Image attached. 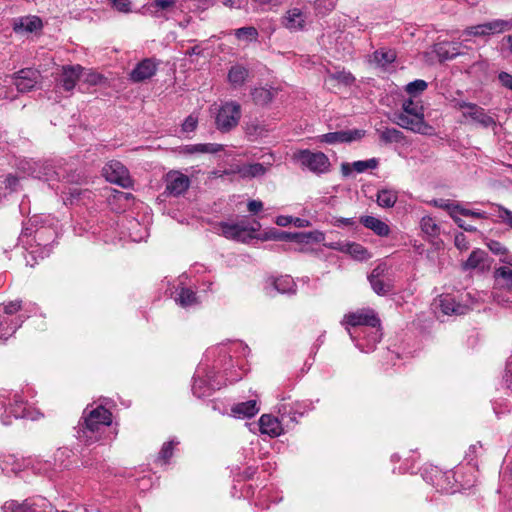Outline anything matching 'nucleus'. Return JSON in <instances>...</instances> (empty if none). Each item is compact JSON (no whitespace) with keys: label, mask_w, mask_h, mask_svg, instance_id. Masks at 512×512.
Returning <instances> with one entry per match:
<instances>
[{"label":"nucleus","mask_w":512,"mask_h":512,"mask_svg":"<svg viewBox=\"0 0 512 512\" xmlns=\"http://www.w3.org/2000/svg\"><path fill=\"white\" fill-rule=\"evenodd\" d=\"M456 473L452 471H442L437 466H426L422 471V478L428 484L434 486L440 492L453 493L455 492L452 479L455 478Z\"/></svg>","instance_id":"obj_5"},{"label":"nucleus","mask_w":512,"mask_h":512,"mask_svg":"<svg viewBox=\"0 0 512 512\" xmlns=\"http://www.w3.org/2000/svg\"><path fill=\"white\" fill-rule=\"evenodd\" d=\"M373 56H374V61L379 66H382V67L392 63L396 58V54L392 50H377L374 52Z\"/></svg>","instance_id":"obj_39"},{"label":"nucleus","mask_w":512,"mask_h":512,"mask_svg":"<svg viewBox=\"0 0 512 512\" xmlns=\"http://www.w3.org/2000/svg\"><path fill=\"white\" fill-rule=\"evenodd\" d=\"M512 29V20L496 19L483 24L470 26L463 31V35L484 37L499 34Z\"/></svg>","instance_id":"obj_7"},{"label":"nucleus","mask_w":512,"mask_h":512,"mask_svg":"<svg viewBox=\"0 0 512 512\" xmlns=\"http://www.w3.org/2000/svg\"><path fill=\"white\" fill-rule=\"evenodd\" d=\"M178 444L177 441H174V440H171V441H168V442H165L163 445H162V448L158 454V457H157V461L162 463V464H166L168 463L169 459L172 457L173 455V449L174 447Z\"/></svg>","instance_id":"obj_42"},{"label":"nucleus","mask_w":512,"mask_h":512,"mask_svg":"<svg viewBox=\"0 0 512 512\" xmlns=\"http://www.w3.org/2000/svg\"><path fill=\"white\" fill-rule=\"evenodd\" d=\"M165 191L172 196H180L186 192L190 186V179L187 175L177 170L169 171L165 176Z\"/></svg>","instance_id":"obj_9"},{"label":"nucleus","mask_w":512,"mask_h":512,"mask_svg":"<svg viewBox=\"0 0 512 512\" xmlns=\"http://www.w3.org/2000/svg\"><path fill=\"white\" fill-rule=\"evenodd\" d=\"M109 1L120 12L127 13L130 11V1L129 0H109Z\"/></svg>","instance_id":"obj_56"},{"label":"nucleus","mask_w":512,"mask_h":512,"mask_svg":"<svg viewBox=\"0 0 512 512\" xmlns=\"http://www.w3.org/2000/svg\"><path fill=\"white\" fill-rule=\"evenodd\" d=\"M159 63L153 58H145L140 61L130 72V80L134 83H140L152 78L158 69Z\"/></svg>","instance_id":"obj_12"},{"label":"nucleus","mask_w":512,"mask_h":512,"mask_svg":"<svg viewBox=\"0 0 512 512\" xmlns=\"http://www.w3.org/2000/svg\"><path fill=\"white\" fill-rule=\"evenodd\" d=\"M174 4L175 0H154V6L161 10L172 7Z\"/></svg>","instance_id":"obj_61"},{"label":"nucleus","mask_w":512,"mask_h":512,"mask_svg":"<svg viewBox=\"0 0 512 512\" xmlns=\"http://www.w3.org/2000/svg\"><path fill=\"white\" fill-rule=\"evenodd\" d=\"M263 8L271 9L272 7L278 6L282 3V0H254Z\"/></svg>","instance_id":"obj_60"},{"label":"nucleus","mask_w":512,"mask_h":512,"mask_svg":"<svg viewBox=\"0 0 512 512\" xmlns=\"http://www.w3.org/2000/svg\"><path fill=\"white\" fill-rule=\"evenodd\" d=\"M355 224V221L353 218H337L334 222L335 226H353Z\"/></svg>","instance_id":"obj_64"},{"label":"nucleus","mask_w":512,"mask_h":512,"mask_svg":"<svg viewBox=\"0 0 512 512\" xmlns=\"http://www.w3.org/2000/svg\"><path fill=\"white\" fill-rule=\"evenodd\" d=\"M235 36L239 40H245V41H255L258 37V32L256 28L250 26V27H242L235 31Z\"/></svg>","instance_id":"obj_44"},{"label":"nucleus","mask_w":512,"mask_h":512,"mask_svg":"<svg viewBox=\"0 0 512 512\" xmlns=\"http://www.w3.org/2000/svg\"><path fill=\"white\" fill-rule=\"evenodd\" d=\"M279 239H288L298 243H309L310 241L322 242L325 239V235L321 231H311L304 233L283 232L280 234Z\"/></svg>","instance_id":"obj_26"},{"label":"nucleus","mask_w":512,"mask_h":512,"mask_svg":"<svg viewBox=\"0 0 512 512\" xmlns=\"http://www.w3.org/2000/svg\"><path fill=\"white\" fill-rule=\"evenodd\" d=\"M335 8L334 0H316L315 9L318 13L326 14Z\"/></svg>","instance_id":"obj_49"},{"label":"nucleus","mask_w":512,"mask_h":512,"mask_svg":"<svg viewBox=\"0 0 512 512\" xmlns=\"http://www.w3.org/2000/svg\"><path fill=\"white\" fill-rule=\"evenodd\" d=\"M457 215L459 217L461 215V216L472 217V218H477V219H484V218H486V215H485L484 212L466 209V208L460 206L459 204H458V209H457Z\"/></svg>","instance_id":"obj_50"},{"label":"nucleus","mask_w":512,"mask_h":512,"mask_svg":"<svg viewBox=\"0 0 512 512\" xmlns=\"http://www.w3.org/2000/svg\"><path fill=\"white\" fill-rule=\"evenodd\" d=\"M224 150V145L217 143H200L185 145L181 148L180 153L186 155L192 154H216Z\"/></svg>","instance_id":"obj_22"},{"label":"nucleus","mask_w":512,"mask_h":512,"mask_svg":"<svg viewBox=\"0 0 512 512\" xmlns=\"http://www.w3.org/2000/svg\"><path fill=\"white\" fill-rule=\"evenodd\" d=\"M32 174L35 178L42 179L46 182L55 181L59 176L55 165L51 161L35 163V168L33 169Z\"/></svg>","instance_id":"obj_23"},{"label":"nucleus","mask_w":512,"mask_h":512,"mask_svg":"<svg viewBox=\"0 0 512 512\" xmlns=\"http://www.w3.org/2000/svg\"><path fill=\"white\" fill-rule=\"evenodd\" d=\"M369 282L373 291L381 296L387 295L393 289L392 284L390 282H384L383 279L369 280Z\"/></svg>","instance_id":"obj_43"},{"label":"nucleus","mask_w":512,"mask_h":512,"mask_svg":"<svg viewBox=\"0 0 512 512\" xmlns=\"http://www.w3.org/2000/svg\"><path fill=\"white\" fill-rule=\"evenodd\" d=\"M379 162L376 158H371L368 160H359L353 162L351 165L349 163H343L341 165V170L343 175L348 176L351 173V170H355L357 173H363L368 169L377 168Z\"/></svg>","instance_id":"obj_28"},{"label":"nucleus","mask_w":512,"mask_h":512,"mask_svg":"<svg viewBox=\"0 0 512 512\" xmlns=\"http://www.w3.org/2000/svg\"><path fill=\"white\" fill-rule=\"evenodd\" d=\"M112 423V413L104 406L99 405L93 407L87 406L82 414L79 423V439L86 445L95 443L101 439V435L105 428Z\"/></svg>","instance_id":"obj_2"},{"label":"nucleus","mask_w":512,"mask_h":512,"mask_svg":"<svg viewBox=\"0 0 512 512\" xmlns=\"http://www.w3.org/2000/svg\"><path fill=\"white\" fill-rule=\"evenodd\" d=\"M421 229L428 236L435 237L440 232V227L431 217H423L421 220Z\"/></svg>","instance_id":"obj_40"},{"label":"nucleus","mask_w":512,"mask_h":512,"mask_svg":"<svg viewBox=\"0 0 512 512\" xmlns=\"http://www.w3.org/2000/svg\"><path fill=\"white\" fill-rule=\"evenodd\" d=\"M198 116L194 113L187 116L184 122L181 125V130L183 133H191L194 132L198 126Z\"/></svg>","instance_id":"obj_46"},{"label":"nucleus","mask_w":512,"mask_h":512,"mask_svg":"<svg viewBox=\"0 0 512 512\" xmlns=\"http://www.w3.org/2000/svg\"><path fill=\"white\" fill-rule=\"evenodd\" d=\"M259 426L261 433L271 437H277L282 433L281 423L278 418L269 414H263L260 417Z\"/></svg>","instance_id":"obj_24"},{"label":"nucleus","mask_w":512,"mask_h":512,"mask_svg":"<svg viewBox=\"0 0 512 512\" xmlns=\"http://www.w3.org/2000/svg\"><path fill=\"white\" fill-rule=\"evenodd\" d=\"M43 23L41 18L34 15L18 17L13 20V30L16 33H32L41 30Z\"/></svg>","instance_id":"obj_16"},{"label":"nucleus","mask_w":512,"mask_h":512,"mask_svg":"<svg viewBox=\"0 0 512 512\" xmlns=\"http://www.w3.org/2000/svg\"><path fill=\"white\" fill-rule=\"evenodd\" d=\"M505 382L507 387L512 390V360L506 366Z\"/></svg>","instance_id":"obj_62"},{"label":"nucleus","mask_w":512,"mask_h":512,"mask_svg":"<svg viewBox=\"0 0 512 512\" xmlns=\"http://www.w3.org/2000/svg\"><path fill=\"white\" fill-rule=\"evenodd\" d=\"M453 220L455 221V223L462 229H464L465 231H469V232H474L476 231V227L472 226V225H468L465 223V221L460 218L457 214H456V217L453 218Z\"/></svg>","instance_id":"obj_59"},{"label":"nucleus","mask_w":512,"mask_h":512,"mask_svg":"<svg viewBox=\"0 0 512 512\" xmlns=\"http://www.w3.org/2000/svg\"><path fill=\"white\" fill-rule=\"evenodd\" d=\"M219 231L221 235L228 239L247 242L254 238L257 229L249 227L243 221L239 223L222 222L219 224Z\"/></svg>","instance_id":"obj_8"},{"label":"nucleus","mask_w":512,"mask_h":512,"mask_svg":"<svg viewBox=\"0 0 512 512\" xmlns=\"http://www.w3.org/2000/svg\"><path fill=\"white\" fill-rule=\"evenodd\" d=\"M241 106L236 101H226L217 110L215 126L221 132L234 129L241 118Z\"/></svg>","instance_id":"obj_3"},{"label":"nucleus","mask_w":512,"mask_h":512,"mask_svg":"<svg viewBox=\"0 0 512 512\" xmlns=\"http://www.w3.org/2000/svg\"><path fill=\"white\" fill-rule=\"evenodd\" d=\"M293 221V217L291 216H278L275 220V223L278 226L285 227L291 224Z\"/></svg>","instance_id":"obj_63"},{"label":"nucleus","mask_w":512,"mask_h":512,"mask_svg":"<svg viewBox=\"0 0 512 512\" xmlns=\"http://www.w3.org/2000/svg\"><path fill=\"white\" fill-rule=\"evenodd\" d=\"M401 132L395 128H387L381 132V139L385 142H398L401 138Z\"/></svg>","instance_id":"obj_48"},{"label":"nucleus","mask_w":512,"mask_h":512,"mask_svg":"<svg viewBox=\"0 0 512 512\" xmlns=\"http://www.w3.org/2000/svg\"><path fill=\"white\" fill-rule=\"evenodd\" d=\"M498 79L502 86L509 90H512V75H510L507 72H501L498 75Z\"/></svg>","instance_id":"obj_57"},{"label":"nucleus","mask_w":512,"mask_h":512,"mask_svg":"<svg viewBox=\"0 0 512 512\" xmlns=\"http://www.w3.org/2000/svg\"><path fill=\"white\" fill-rule=\"evenodd\" d=\"M7 413L11 414L15 419L29 417V413L26 408V403L19 393H15L13 395V403L9 404V408H7L5 410V414L1 416V422L4 425L11 424V421L9 420V416L7 415Z\"/></svg>","instance_id":"obj_15"},{"label":"nucleus","mask_w":512,"mask_h":512,"mask_svg":"<svg viewBox=\"0 0 512 512\" xmlns=\"http://www.w3.org/2000/svg\"><path fill=\"white\" fill-rule=\"evenodd\" d=\"M3 512H37L33 505L25 503H18L16 501H8L2 507Z\"/></svg>","instance_id":"obj_38"},{"label":"nucleus","mask_w":512,"mask_h":512,"mask_svg":"<svg viewBox=\"0 0 512 512\" xmlns=\"http://www.w3.org/2000/svg\"><path fill=\"white\" fill-rule=\"evenodd\" d=\"M4 185L5 189L10 192L15 190L18 185V178L13 175H7L5 177L0 178V185Z\"/></svg>","instance_id":"obj_54"},{"label":"nucleus","mask_w":512,"mask_h":512,"mask_svg":"<svg viewBox=\"0 0 512 512\" xmlns=\"http://www.w3.org/2000/svg\"><path fill=\"white\" fill-rule=\"evenodd\" d=\"M275 289L280 293H294L296 285L293 279L286 275L281 276L273 282Z\"/></svg>","instance_id":"obj_37"},{"label":"nucleus","mask_w":512,"mask_h":512,"mask_svg":"<svg viewBox=\"0 0 512 512\" xmlns=\"http://www.w3.org/2000/svg\"><path fill=\"white\" fill-rule=\"evenodd\" d=\"M231 412L238 418H251L259 412L256 400H249L234 405Z\"/></svg>","instance_id":"obj_31"},{"label":"nucleus","mask_w":512,"mask_h":512,"mask_svg":"<svg viewBox=\"0 0 512 512\" xmlns=\"http://www.w3.org/2000/svg\"><path fill=\"white\" fill-rule=\"evenodd\" d=\"M392 120L398 126L414 131L416 125V106L413 100L405 101L402 105V111L394 113Z\"/></svg>","instance_id":"obj_11"},{"label":"nucleus","mask_w":512,"mask_h":512,"mask_svg":"<svg viewBox=\"0 0 512 512\" xmlns=\"http://www.w3.org/2000/svg\"><path fill=\"white\" fill-rule=\"evenodd\" d=\"M247 209L250 213L257 214L263 209V203L260 200H250Z\"/></svg>","instance_id":"obj_58"},{"label":"nucleus","mask_w":512,"mask_h":512,"mask_svg":"<svg viewBox=\"0 0 512 512\" xmlns=\"http://www.w3.org/2000/svg\"><path fill=\"white\" fill-rule=\"evenodd\" d=\"M498 208V217L501 219L503 223L509 226L512 229V211L501 206L497 205Z\"/></svg>","instance_id":"obj_52"},{"label":"nucleus","mask_w":512,"mask_h":512,"mask_svg":"<svg viewBox=\"0 0 512 512\" xmlns=\"http://www.w3.org/2000/svg\"><path fill=\"white\" fill-rule=\"evenodd\" d=\"M267 167L261 163H250L237 166L235 172L244 179H251L254 177L262 176L266 173Z\"/></svg>","instance_id":"obj_30"},{"label":"nucleus","mask_w":512,"mask_h":512,"mask_svg":"<svg viewBox=\"0 0 512 512\" xmlns=\"http://www.w3.org/2000/svg\"><path fill=\"white\" fill-rule=\"evenodd\" d=\"M365 131L360 129L329 132L319 136V141L327 144L350 143L361 139Z\"/></svg>","instance_id":"obj_13"},{"label":"nucleus","mask_w":512,"mask_h":512,"mask_svg":"<svg viewBox=\"0 0 512 512\" xmlns=\"http://www.w3.org/2000/svg\"><path fill=\"white\" fill-rule=\"evenodd\" d=\"M329 79L335 80L344 86H351L355 82V77L345 70L329 73Z\"/></svg>","instance_id":"obj_41"},{"label":"nucleus","mask_w":512,"mask_h":512,"mask_svg":"<svg viewBox=\"0 0 512 512\" xmlns=\"http://www.w3.org/2000/svg\"><path fill=\"white\" fill-rule=\"evenodd\" d=\"M307 16L299 8L289 9L281 19L282 25L291 30L298 31L305 27Z\"/></svg>","instance_id":"obj_18"},{"label":"nucleus","mask_w":512,"mask_h":512,"mask_svg":"<svg viewBox=\"0 0 512 512\" xmlns=\"http://www.w3.org/2000/svg\"><path fill=\"white\" fill-rule=\"evenodd\" d=\"M276 94H277V90L272 87H270V88L259 87V88H254L251 91V97H252L253 102L259 106H266L269 103H271L272 100L274 99V97L276 96Z\"/></svg>","instance_id":"obj_32"},{"label":"nucleus","mask_w":512,"mask_h":512,"mask_svg":"<svg viewBox=\"0 0 512 512\" xmlns=\"http://www.w3.org/2000/svg\"><path fill=\"white\" fill-rule=\"evenodd\" d=\"M39 78L37 70L26 68L16 73L14 84L19 92H28L36 86Z\"/></svg>","instance_id":"obj_14"},{"label":"nucleus","mask_w":512,"mask_h":512,"mask_svg":"<svg viewBox=\"0 0 512 512\" xmlns=\"http://www.w3.org/2000/svg\"><path fill=\"white\" fill-rule=\"evenodd\" d=\"M388 272L386 263L378 264L368 276V280L382 279Z\"/></svg>","instance_id":"obj_51"},{"label":"nucleus","mask_w":512,"mask_h":512,"mask_svg":"<svg viewBox=\"0 0 512 512\" xmlns=\"http://www.w3.org/2000/svg\"><path fill=\"white\" fill-rule=\"evenodd\" d=\"M177 302L183 307L191 306L196 303V294L190 289L183 288L178 295Z\"/></svg>","instance_id":"obj_45"},{"label":"nucleus","mask_w":512,"mask_h":512,"mask_svg":"<svg viewBox=\"0 0 512 512\" xmlns=\"http://www.w3.org/2000/svg\"><path fill=\"white\" fill-rule=\"evenodd\" d=\"M495 278L499 280L503 286L507 289H512V266L509 264H505L504 266H500L496 268L494 272Z\"/></svg>","instance_id":"obj_36"},{"label":"nucleus","mask_w":512,"mask_h":512,"mask_svg":"<svg viewBox=\"0 0 512 512\" xmlns=\"http://www.w3.org/2000/svg\"><path fill=\"white\" fill-rule=\"evenodd\" d=\"M433 204L437 207L447 210L452 219L456 217L458 204L444 199L434 200Z\"/></svg>","instance_id":"obj_47"},{"label":"nucleus","mask_w":512,"mask_h":512,"mask_svg":"<svg viewBox=\"0 0 512 512\" xmlns=\"http://www.w3.org/2000/svg\"><path fill=\"white\" fill-rule=\"evenodd\" d=\"M341 324L345 327L353 340H355V338L351 333V327L364 326L371 329V332L363 341H356V346L362 352L369 353L373 351L382 338L381 320L377 313L371 308H361L346 313Z\"/></svg>","instance_id":"obj_1"},{"label":"nucleus","mask_w":512,"mask_h":512,"mask_svg":"<svg viewBox=\"0 0 512 512\" xmlns=\"http://www.w3.org/2000/svg\"><path fill=\"white\" fill-rule=\"evenodd\" d=\"M463 116L466 118H471L473 121L484 128H490L496 125L495 119L490 116L484 108L476 104L474 106H470V110L464 111Z\"/></svg>","instance_id":"obj_20"},{"label":"nucleus","mask_w":512,"mask_h":512,"mask_svg":"<svg viewBox=\"0 0 512 512\" xmlns=\"http://www.w3.org/2000/svg\"><path fill=\"white\" fill-rule=\"evenodd\" d=\"M293 159L315 174L326 173L330 168L329 158L323 152H312L308 149L299 150L294 153Z\"/></svg>","instance_id":"obj_4"},{"label":"nucleus","mask_w":512,"mask_h":512,"mask_svg":"<svg viewBox=\"0 0 512 512\" xmlns=\"http://www.w3.org/2000/svg\"><path fill=\"white\" fill-rule=\"evenodd\" d=\"M360 222L368 229L372 230L380 237H386L390 234L389 226L382 220L373 216H362Z\"/></svg>","instance_id":"obj_27"},{"label":"nucleus","mask_w":512,"mask_h":512,"mask_svg":"<svg viewBox=\"0 0 512 512\" xmlns=\"http://www.w3.org/2000/svg\"><path fill=\"white\" fill-rule=\"evenodd\" d=\"M461 43L442 41L433 46L432 52L435 53L439 62L451 60L460 55Z\"/></svg>","instance_id":"obj_17"},{"label":"nucleus","mask_w":512,"mask_h":512,"mask_svg":"<svg viewBox=\"0 0 512 512\" xmlns=\"http://www.w3.org/2000/svg\"><path fill=\"white\" fill-rule=\"evenodd\" d=\"M454 244L460 251H466L470 247V243L463 233H458L455 235Z\"/></svg>","instance_id":"obj_53"},{"label":"nucleus","mask_w":512,"mask_h":512,"mask_svg":"<svg viewBox=\"0 0 512 512\" xmlns=\"http://www.w3.org/2000/svg\"><path fill=\"white\" fill-rule=\"evenodd\" d=\"M418 133L424 135H430L433 133V128L428 124L424 123L423 116L418 112Z\"/></svg>","instance_id":"obj_55"},{"label":"nucleus","mask_w":512,"mask_h":512,"mask_svg":"<svg viewBox=\"0 0 512 512\" xmlns=\"http://www.w3.org/2000/svg\"><path fill=\"white\" fill-rule=\"evenodd\" d=\"M81 72L82 67L80 65L63 67L60 82L64 90L72 91L75 88V85L80 78Z\"/></svg>","instance_id":"obj_25"},{"label":"nucleus","mask_w":512,"mask_h":512,"mask_svg":"<svg viewBox=\"0 0 512 512\" xmlns=\"http://www.w3.org/2000/svg\"><path fill=\"white\" fill-rule=\"evenodd\" d=\"M486 245L493 254L500 257L501 262L512 266V254L504 244L496 240H489Z\"/></svg>","instance_id":"obj_34"},{"label":"nucleus","mask_w":512,"mask_h":512,"mask_svg":"<svg viewBox=\"0 0 512 512\" xmlns=\"http://www.w3.org/2000/svg\"><path fill=\"white\" fill-rule=\"evenodd\" d=\"M488 267V255L484 250L481 249L473 250L468 259L462 264V269L465 271L473 269L484 271Z\"/></svg>","instance_id":"obj_21"},{"label":"nucleus","mask_w":512,"mask_h":512,"mask_svg":"<svg viewBox=\"0 0 512 512\" xmlns=\"http://www.w3.org/2000/svg\"><path fill=\"white\" fill-rule=\"evenodd\" d=\"M102 174L105 179L113 184L122 188H129L132 186V179L128 169L119 161L111 160L102 169Z\"/></svg>","instance_id":"obj_6"},{"label":"nucleus","mask_w":512,"mask_h":512,"mask_svg":"<svg viewBox=\"0 0 512 512\" xmlns=\"http://www.w3.org/2000/svg\"><path fill=\"white\" fill-rule=\"evenodd\" d=\"M437 305L445 315H463L468 311L467 306L458 303L450 294L439 296Z\"/></svg>","instance_id":"obj_19"},{"label":"nucleus","mask_w":512,"mask_h":512,"mask_svg":"<svg viewBox=\"0 0 512 512\" xmlns=\"http://www.w3.org/2000/svg\"><path fill=\"white\" fill-rule=\"evenodd\" d=\"M324 246L332 250L347 253L351 255L354 259L359 261L367 260L370 258L368 250L359 243L348 241H335L325 243Z\"/></svg>","instance_id":"obj_10"},{"label":"nucleus","mask_w":512,"mask_h":512,"mask_svg":"<svg viewBox=\"0 0 512 512\" xmlns=\"http://www.w3.org/2000/svg\"><path fill=\"white\" fill-rule=\"evenodd\" d=\"M398 195L395 190L392 189H380L377 192V204L382 208H391L397 202Z\"/></svg>","instance_id":"obj_35"},{"label":"nucleus","mask_w":512,"mask_h":512,"mask_svg":"<svg viewBox=\"0 0 512 512\" xmlns=\"http://www.w3.org/2000/svg\"><path fill=\"white\" fill-rule=\"evenodd\" d=\"M22 317H15L14 319H9L7 317H1L0 320V340L7 339L12 336L16 330L21 327L23 323Z\"/></svg>","instance_id":"obj_33"},{"label":"nucleus","mask_w":512,"mask_h":512,"mask_svg":"<svg viewBox=\"0 0 512 512\" xmlns=\"http://www.w3.org/2000/svg\"><path fill=\"white\" fill-rule=\"evenodd\" d=\"M248 75L247 68L242 65H234L228 71L227 80L233 88H239L245 84Z\"/></svg>","instance_id":"obj_29"}]
</instances>
